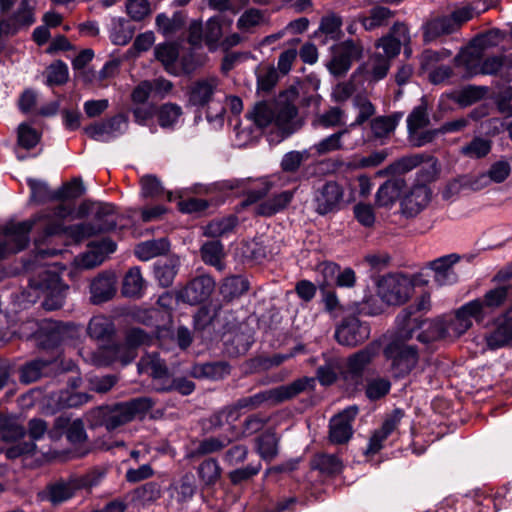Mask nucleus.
I'll return each instance as SVG.
<instances>
[{"mask_svg": "<svg viewBox=\"0 0 512 512\" xmlns=\"http://www.w3.org/2000/svg\"><path fill=\"white\" fill-rule=\"evenodd\" d=\"M332 57L327 63L329 72L335 77L344 76L354 61L361 59L363 46L360 41L348 39L331 48Z\"/></svg>", "mask_w": 512, "mask_h": 512, "instance_id": "10", "label": "nucleus"}, {"mask_svg": "<svg viewBox=\"0 0 512 512\" xmlns=\"http://www.w3.org/2000/svg\"><path fill=\"white\" fill-rule=\"evenodd\" d=\"M280 438L269 429L255 438V450L262 460L270 463L279 454Z\"/></svg>", "mask_w": 512, "mask_h": 512, "instance_id": "30", "label": "nucleus"}, {"mask_svg": "<svg viewBox=\"0 0 512 512\" xmlns=\"http://www.w3.org/2000/svg\"><path fill=\"white\" fill-rule=\"evenodd\" d=\"M408 39V29L403 23H395L391 33L378 40L377 47H382L387 59L400 53L402 43Z\"/></svg>", "mask_w": 512, "mask_h": 512, "instance_id": "23", "label": "nucleus"}, {"mask_svg": "<svg viewBox=\"0 0 512 512\" xmlns=\"http://www.w3.org/2000/svg\"><path fill=\"white\" fill-rule=\"evenodd\" d=\"M370 328L354 315L344 317L335 331L337 342L343 346L355 347L369 338Z\"/></svg>", "mask_w": 512, "mask_h": 512, "instance_id": "12", "label": "nucleus"}, {"mask_svg": "<svg viewBox=\"0 0 512 512\" xmlns=\"http://www.w3.org/2000/svg\"><path fill=\"white\" fill-rule=\"evenodd\" d=\"M430 202V190L425 185L415 186L401 201V211L407 217H414Z\"/></svg>", "mask_w": 512, "mask_h": 512, "instance_id": "22", "label": "nucleus"}, {"mask_svg": "<svg viewBox=\"0 0 512 512\" xmlns=\"http://www.w3.org/2000/svg\"><path fill=\"white\" fill-rule=\"evenodd\" d=\"M145 289V281L139 267L130 268L124 276L122 294L127 297L139 298Z\"/></svg>", "mask_w": 512, "mask_h": 512, "instance_id": "40", "label": "nucleus"}, {"mask_svg": "<svg viewBox=\"0 0 512 512\" xmlns=\"http://www.w3.org/2000/svg\"><path fill=\"white\" fill-rule=\"evenodd\" d=\"M156 115L162 128H171L182 115V108L175 103H165L156 110Z\"/></svg>", "mask_w": 512, "mask_h": 512, "instance_id": "60", "label": "nucleus"}, {"mask_svg": "<svg viewBox=\"0 0 512 512\" xmlns=\"http://www.w3.org/2000/svg\"><path fill=\"white\" fill-rule=\"evenodd\" d=\"M237 225L238 218L235 215L213 219L204 227L203 234L210 238H220L233 232Z\"/></svg>", "mask_w": 512, "mask_h": 512, "instance_id": "42", "label": "nucleus"}, {"mask_svg": "<svg viewBox=\"0 0 512 512\" xmlns=\"http://www.w3.org/2000/svg\"><path fill=\"white\" fill-rule=\"evenodd\" d=\"M416 339L425 344L446 339L444 332V320H442V318L433 320L424 319L423 328L419 333H417Z\"/></svg>", "mask_w": 512, "mask_h": 512, "instance_id": "44", "label": "nucleus"}, {"mask_svg": "<svg viewBox=\"0 0 512 512\" xmlns=\"http://www.w3.org/2000/svg\"><path fill=\"white\" fill-rule=\"evenodd\" d=\"M261 469V461L252 462L228 472L227 477L233 486H240L251 481L260 473Z\"/></svg>", "mask_w": 512, "mask_h": 512, "instance_id": "51", "label": "nucleus"}, {"mask_svg": "<svg viewBox=\"0 0 512 512\" xmlns=\"http://www.w3.org/2000/svg\"><path fill=\"white\" fill-rule=\"evenodd\" d=\"M231 373V365L227 361L194 363L189 369V376L198 380H223Z\"/></svg>", "mask_w": 512, "mask_h": 512, "instance_id": "20", "label": "nucleus"}, {"mask_svg": "<svg viewBox=\"0 0 512 512\" xmlns=\"http://www.w3.org/2000/svg\"><path fill=\"white\" fill-rule=\"evenodd\" d=\"M358 414L357 406H350L330 420L329 439L334 444H344L353 434L352 421Z\"/></svg>", "mask_w": 512, "mask_h": 512, "instance_id": "16", "label": "nucleus"}, {"mask_svg": "<svg viewBox=\"0 0 512 512\" xmlns=\"http://www.w3.org/2000/svg\"><path fill=\"white\" fill-rule=\"evenodd\" d=\"M402 417V410H394L393 413L383 422L381 428L376 430L371 436L366 453L375 454L379 452L382 449V443L396 429Z\"/></svg>", "mask_w": 512, "mask_h": 512, "instance_id": "26", "label": "nucleus"}, {"mask_svg": "<svg viewBox=\"0 0 512 512\" xmlns=\"http://www.w3.org/2000/svg\"><path fill=\"white\" fill-rule=\"evenodd\" d=\"M117 214L115 206L108 203L98 202L95 206L93 219L91 222H84L70 225L68 228V237L75 242H81L100 233H106L116 229Z\"/></svg>", "mask_w": 512, "mask_h": 512, "instance_id": "5", "label": "nucleus"}, {"mask_svg": "<svg viewBox=\"0 0 512 512\" xmlns=\"http://www.w3.org/2000/svg\"><path fill=\"white\" fill-rule=\"evenodd\" d=\"M294 197L293 190L283 191L272 198L261 202L256 208V214L269 217L284 210Z\"/></svg>", "mask_w": 512, "mask_h": 512, "instance_id": "35", "label": "nucleus"}, {"mask_svg": "<svg viewBox=\"0 0 512 512\" xmlns=\"http://www.w3.org/2000/svg\"><path fill=\"white\" fill-rule=\"evenodd\" d=\"M488 87L468 85L461 89L455 96V101L462 107L470 106L485 97Z\"/></svg>", "mask_w": 512, "mask_h": 512, "instance_id": "59", "label": "nucleus"}, {"mask_svg": "<svg viewBox=\"0 0 512 512\" xmlns=\"http://www.w3.org/2000/svg\"><path fill=\"white\" fill-rule=\"evenodd\" d=\"M485 341L492 350L512 345V307L494 320Z\"/></svg>", "mask_w": 512, "mask_h": 512, "instance_id": "14", "label": "nucleus"}, {"mask_svg": "<svg viewBox=\"0 0 512 512\" xmlns=\"http://www.w3.org/2000/svg\"><path fill=\"white\" fill-rule=\"evenodd\" d=\"M414 305L403 309L396 318L397 339L402 342L412 339L416 331H421L423 321L421 317H414Z\"/></svg>", "mask_w": 512, "mask_h": 512, "instance_id": "21", "label": "nucleus"}, {"mask_svg": "<svg viewBox=\"0 0 512 512\" xmlns=\"http://www.w3.org/2000/svg\"><path fill=\"white\" fill-rule=\"evenodd\" d=\"M472 18L473 8L469 6L457 8L449 15L432 17L423 26V40L430 43L442 36L453 34Z\"/></svg>", "mask_w": 512, "mask_h": 512, "instance_id": "7", "label": "nucleus"}, {"mask_svg": "<svg viewBox=\"0 0 512 512\" xmlns=\"http://www.w3.org/2000/svg\"><path fill=\"white\" fill-rule=\"evenodd\" d=\"M33 228V222L23 221L11 223L3 228V233L7 237L0 242V260L5 259L9 254H14L24 250L29 243V233Z\"/></svg>", "mask_w": 512, "mask_h": 512, "instance_id": "11", "label": "nucleus"}, {"mask_svg": "<svg viewBox=\"0 0 512 512\" xmlns=\"http://www.w3.org/2000/svg\"><path fill=\"white\" fill-rule=\"evenodd\" d=\"M82 484L77 479L59 480L47 486L48 499L53 504L62 503L70 499Z\"/></svg>", "mask_w": 512, "mask_h": 512, "instance_id": "33", "label": "nucleus"}, {"mask_svg": "<svg viewBox=\"0 0 512 512\" xmlns=\"http://www.w3.org/2000/svg\"><path fill=\"white\" fill-rule=\"evenodd\" d=\"M315 389V378L301 377L289 384L277 386L268 390L260 391L254 395L242 397L237 400L238 407L245 411H252L262 407L264 404L271 406L289 401L299 394Z\"/></svg>", "mask_w": 512, "mask_h": 512, "instance_id": "4", "label": "nucleus"}, {"mask_svg": "<svg viewBox=\"0 0 512 512\" xmlns=\"http://www.w3.org/2000/svg\"><path fill=\"white\" fill-rule=\"evenodd\" d=\"M383 356L388 363V372L394 379L406 378L419 362L417 346L400 340L388 343L383 349Z\"/></svg>", "mask_w": 512, "mask_h": 512, "instance_id": "6", "label": "nucleus"}, {"mask_svg": "<svg viewBox=\"0 0 512 512\" xmlns=\"http://www.w3.org/2000/svg\"><path fill=\"white\" fill-rule=\"evenodd\" d=\"M460 260L458 254H449L435 259L429 263L434 271V279L439 285L451 284L456 281V274L452 267Z\"/></svg>", "mask_w": 512, "mask_h": 512, "instance_id": "25", "label": "nucleus"}, {"mask_svg": "<svg viewBox=\"0 0 512 512\" xmlns=\"http://www.w3.org/2000/svg\"><path fill=\"white\" fill-rule=\"evenodd\" d=\"M230 443L231 439L228 437H207L199 441L198 445L188 453L187 457L192 459L220 452Z\"/></svg>", "mask_w": 512, "mask_h": 512, "instance_id": "39", "label": "nucleus"}, {"mask_svg": "<svg viewBox=\"0 0 512 512\" xmlns=\"http://www.w3.org/2000/svg\"><path fill=\"white\" fill-rule=\"evenodd\" d=\"M465 65L469 76L481 74L504 77L502 54L486 57L478 63L466 61Z\"/></svg>", "mask_w": 512, "mask_h": 512, "instance_id": "32", "label": "nucleus"}, {"mask_svg": "<svg viewBox=\"0 0 512 512\" xmlns=\"http://www.w3.org/2000/svg\"><path fill=\"white\" fill-rule=\"evenodd\" d=\"M444 332L446 339L454 340L462 336L472 327V322L463 318L456 310L453 317H444Z\"/></svg>", "mask_w": 512, "mask_h": 512, "instance_id": "49", "label": "nucleus"}, {"mask_svg": "<svg viewBox=\"0 0 512 512\" xmlns=\"http://www.w3.org/2000/svg\"><path fill=\"white\" fill-rule=\"evenodd\" d=\"M415 290L412 280L403 274H389L378 281L377 294L388 305L405 304Z\"/></svg>", "mask_w": 512, "mask_h": 512, "instance_id": "9", "label": "nucleus"}, {"mask_svg": "<svg viewBox=\"0 0 512 512\" xmlns=\"http://www.w3.org/2000/svg\"><path fill=\"white\" fill-rule=\"evenodd\" d=\"M67 333V325L61 322L45 320L40 328L39 348L51 350L50 356H56L61 359L59 346Z\"/></svg>", "mask_w": 512, "mask_h": 512, "instance_id": "18", "label": "nucleus"}, {"mask_svg": "<svg viewBox=\"0 0 512 512\" xmlns=\"http://www.w3.org/2000/svg\"><path fill=\"white\" fill-rule=\"evenodd\" d=\"M71 369V362L66 366L62 359L56 356L37 357L22 364L19 369V381L21 384L29 385L42 378L54 377L62 372Z\"/></svg>", "mask_w": 512, "mask_h": 512, "instance_id": "8", "label": "nucleus"}, {"mask_svg": "<svg viewBox=\"0 0 512 512\" xmlns=\"http://www.w3.org/2000/svg\"><path fill=\"white\" fill-rule=\"evenodd\" d=\"M425 160V155L423 154H414L404 156L395 162L388 165L383 170L378 171L379 176L384 175H397L402 177L401 175L411 171L418 165H420Z\"/></svg>", "mask_w": 512, "mask_h": 512, "instance_id": "36", "label": "nucleus"}, {"mask_svg": "<svg viewBox=\"0 0 512 512\" xmlns=\"http://www.w3.org/2000/svg\"><path fill=\"white\" fill-rule=\"evenodd\" d=\"M344 190L336 181H327L316 190L314 196L315 211L319 215H327L340 209Z\"/></svg>", "mask_w": 512, "mask_h": 512, "instance_id": "13", "label": "nucleus"}, {"mask_svg": "<svg viewBox=\"0 0 512 512\" xmlns=\"http://www.w3.org/2000/svg\"><path fill=\"white\" fill-rule=\"evenodd\" d=\"M89 252L83 256L82 263L86 268H92L101 264L106 256L113 253L116 249V243L110 238L92 241L89 244Z\"/></svg>", "mask_w": 512, "mask_h": 512, "instance_id": "27", "label": "nucleus"}, {"mask_svg": "<svg viewBox=\"0 0 512 512\" xmlns=\"http://www.w3.org/2000/svg\"><path fill=\"white\" fill-rule=\"evenodd\" d=\"M179 259L169 258L164 261H158L154 266V274L159 285L163 288L170 287L173 284L178 272Z\"/></svg>", "mask_w": 512, "mask_h": 512, "instance_id": "41", "label": "nucleus"}, {"mask_svg": "<svg viewBox=\"0 0 512 512\" xmlns=\"http://www.w3.org/2000/svg\"><path fill=\"white\" fill-rule=\"evenodd\" d=\"M395 12L385 6H374L367 14H360L357 21L363 26L366 31H372L376 28L388 25Z\"/></svg>", "mask_w": 512, "mask_h": 512, "instance_id": "28", "label": "nucleus"}, {"mask_svg": "<svg viewBox=\"0 0 512 512\" xmlns=\"http://www.w3.org/2000/svg\"><path fill=\"white\" fill-rule=\"evenodd\" d=\"M403 117L402 112H396L388 116H379L374 118L371 123V131L376 138H384L393 132Z\"/></svg>", "mask_w": 512, "mask_h": 512, "instance_id": "47", "label": "nucleus"}, {"mask_svg": "<svg viewBox=\"0 0 512 512\" xmlns=\"http://www.w3.org/2000/svg\"><path fill=\"white\" fill-rule=\"evenodd\" d=\"M74 210V205L61 201L52 211H45L36 215L29 221L33 222V227H37L38 236L35 238V259L37 261L48 257H54L61 253V250L42 248L49 238L65 234L68 236V227H65L63 220Z\"/></svg>", "mask_w": 512, "mask_h": 512, "instance_id": "3", "label": "nucleus"}, {"mask_svg": "<svg viewBox=\"0 0 512 512\" xmlns=\"http://www.w3.org/2000/svg\"><path fill=\"white\" fill-rule=\"evenodd\" d=\"M64 431L68 441L72 444H80L87 438L84 423L80 418L71 421L69 417L59 416L48 433L51 438H58Z\"/></svg>", "mask_w": 512, "mask_h": 512, "instance_id": "19", "label": "nucleus"}, {"mask_svg": "<svg viewBox=\"0 0 512 512\" xmlns=\"http://www.w3.org/2000/svg\"><path fill=\"white\" fill-rule=\"evenodd\" d=\"M155 58L160 61L165 70L172 73V68L179 57V50L175 44L165 43L155 48Z\"/></svg>", "mask_w": 512, "mask_h": 512, "instance_id": "63", "label": "nucleus"}, {"mask_svg": "<svg viewBox=\"0 0 512 512\" xmlns=\"http://www.w3.org/2000/svg\"><path fill=\"white\" fill-rule=\"evenodd\" d=\"M90 292L93 304H101L110 300L116 293L114 278L108 275H99L92 281Z\"/></svg>", "mask_w": 512, "mask_h": 512, "instance_id": "34", "label": "nucleus"}, {"mask_svg": "<svg viewBox=\"0 0 512 512\" xmlns=\"http://www.w3.org/2000/svg\"><path fill=\"white\" fill-rule=\"evenodd\" d=\"M430 123L427 102L422 99L421 103L414 107L407 118L409 134H414L419 129L428 126Z\"/></svg>", "mask_w": 512, "mask_h": 512, "instance_id": "58", "label": "nucleus"}, {"mask_svg": "<svg viewBox=\"0 0 512 512\" xmlns=\"http://www.w3.org/2000/svg\"><path fill=\"white\" fill-rule=\"evenodd\" d=\"M186 16L182 12H175L171 18L165 14L156 17L158 30L164 35H172L184 27Z\"/></svg>", "mask_w": 512, "mask_h": 512, "instance_id": "57", "label": "nucleus"}, {"mask_svg": "<svg viewBox=\"0 0 512 512\" xmlns=\"http://www.w3.org/2000/svg\"><path fill=\"white\" fill-rule=\"evenodd\" d=\"M311 154L309 150L303 151H290L284 154L280 167L281 170L285 173L294 174L301 167L304 161H307L310 158Z\"/></svg>", "mask_w": 512, "mask_h": 512, "instance_id": "62", "label": "nucleus"}, {"mask_svg": "<svg viewBox=\"0 0 512 512\" xmlns=\"http://www.w3.org/2000/svg\"><path fill=\"white\" fill-rule=\"evenodd\" d=\"M197 474L204 486L211 487L221 478L222 468L215 458H207L199 464Z\"/></svg>", "mask_w": 512, "mask_h": 512, "instance_id": "46", "label": "nucleus"}, {"mask_svg": "<svg viewBox=\"0 0 512 512\" xmlns=\"http://www.w3.org/2000/svg\"><path fill=\"white\" fill-rule=\"evenodd\" d=\"M215 288V282L208 275L193 278L179 292V298L190 305L200 304L211 296Z\"/></svg>", "mask_w": 512, "mask_h": 512, "instance_id": "15", "label": "nucleus"}, {"mask_svg": "<svg viewBox=\"0 0 512 512\" xmlns=\"http://www.w3.org/2000/svg\"><path fill=\"white\" fill-rule=\"evenodd\" d=\"M218 85L219 79L216 76L192 82L187 89L189 105L201 108L207 106L213 100Z\"/></svg>", "mask_w": 512, "mask_h": 512, "instance_id": "17", "label": "nucleus"}, {"mask_svg": "<svg viewBox=\"0 0 512 512\" xmlns=\"http://www.w3.org/2000/svg\"><path fill=\"white\" fill-rule=\"evenodd\" d=\"M162 495L161 485L158 482H147L133 491V498L142 504L153 503Z\"/></svg>", "mask_w": 512, "mask_h": 512, "instance_id": "61", "label": "nucleus"}, {"mask_svg": "<svg viewBox=\"0 0 512 512\" xmlns=\"http://www.w3.org/2000/svg\"><path fill=\"white\" fill-rule=\"evenodd\" d=\"M310 467L319 471L322 475L333 477L342 472L344 465L337 455L322 452L311 458Z\"/></svg>", "mask_w": 512, "mask_h": 512, "instance_id": "31", "label": "nucleus"}, {"mask_svg": "<svg viewBox=\"0 0 512 512\" xmlns=\"http://www.w3.org/2000/svg\"><path fill=\"white\" fill-rule=\"evenodd\" d=\"M35 7L33 0H22L13 15L5 19L9 23V29L13 35L23 28L30 27L35 22Z\"/></svg>", "mask_w": 512, "mask_h": 512, "instance_id": "29", "label": "nucleus"}, {"mask_svg": "<svg viewBox=\"0 0 512 512\" xmlns=\"http://www.w3.org/2000/svg\"><path fill=\"white\" fill-rule=\"evenodd\" d=\"M509 290L510 289L508 286H498L496 288L488 290L484 294L483 298H480V302L487 311V313H490L504 305L508 298Z\"/></svg>", "mask_w": 512, "mask_h": 512, "instance_id": "56", "label": "nucleus"}, {"mask_svg": "<svg viewBox=\"0 0 512 512\" xmlns=\"http://www.w3.org/2000/svg\"><path fill=\"white\" fill-rule=\"evenodd\" d=\"M170 249V243L166 238L141 242L135 247V255L143 261L163 255Z\"/></svg>", "mask_w": 512, "mask_h": 512, "instance_id": "38", "label": "nucleus"}, {"mask_svg": "<svg viewBox=\"0 0 512 512\" xmlns=\"http://www.w3.org/2000/svg\"><path fill=\"white\" fill-rule=\"evenodd\" d=\"M107 352L111 355L114 361H119L123 365H127L137 357L132 347L128 345V342L124 339V342L112 343L107 347Z\"/></svg>", "mask_w": 512, "mask_h": 512, "instance_id": "64", "label": "nucleus"}, {"mask_svg": "<svg viewBox=\"0 0 512 512\" xmlns=\"http://www.w3.org/2000/svg\"><path fill=\"white\" fill-rule=\"evenodd\" d=\"M249 290V281L241 275L226 277L221 285L222 296L231 301L239 298Z\"/></svg>", "mask_w": 512, "mask_h": 512, "instance_id": "43", "label": "nucleus"}, {"mask_svg": "<svg viewBox=\"0 0 512 512\" xmlns=\"http://www.w3.org/2000/svg\"><path fill=\"white\" fill-rule=\"evenodd\" d=\"M444 332L446 339L454 340L462 336L472 327V322L463 318L456 310L453 317H444Z\"/></svg>", "mask_w": 512, "mask_h": 512, "instance_id": "48", "label": "nucleus"}, {"mask_svg": "<svg viewBox=\"0 0 512 512\" xmlns=\"http://www.w3.org/2000/svg\"><path fill=\"white\" fill-rule=\"evenodd\" d=\"M25 433V428L15 418L0 415V439L2 441H16L22 438Z\"/></svg>", "mask_w": 512, "mask_h": 512, "instance_id": "54", "label": "nucleus"}, {"mask_svg": "<svg viewBox=\"0 0 512 512\" xmlns=\"http://www.w3.org/2000/svg\"><path fill=\"white\" fill-rule=\"evenodd\" d=\"M373 357L374 351L369 347L354 353L347 360V372L352 376L360 377Z\"/></svg>", "mask_w": 512, "mask_h": 512, "instance_id": "53", "label": "nucleus"}, {"mask_svg": "<svg viewBox=\"0 0 512 512\" xmlns=\"http://www.w3.org/2000/svg\"><path fill=\"white\" fill-rule=\"evenodd\" d=\"M140 372L148 373L153 379H163L168 376L169 369L158 353L144 355L139 363Z\"/></svg>", "mask_w": 512, "mask_h": 512, "instance_id": "37", "label": "nucleus"}, {"mask_svg": "<svg viewBox=\"0 0 512 512\" xmlns=\"http://www.w3.org/2000/svg\"><path fill=\"white\" fill-rule=\"evenodd\" d=\"M481 179H485L484 175L478 177L460 176L451 182H449L443 191V197L445 199L451 198L453 195L458 194L462 188H470L472 190H479L482 188L480 183Z\"/></svg>", "mask_w": 512, "mask_h": 512, "instance_id": "50", "label": "nucleus"}, {"mask_svg": "<svg viewBox=\"0 0 512 512\" xmlns=\"http://www.w3.org/2000/svg\"><path fill=\"white\" fill-rule=\"evenodd\" d=\"M202 260L211 266L222 269V259L225 256L223 244L219 240L204 243L200 249Z\"/></svg>", "mask_w": 512, "mask_h": 512, "instance_id": "52", "label": "nucleus"}, {"mask_svg": "<svg viewBox=\"0 0 512 512\" xmlns=\"http://www.w3.org/2000/svg\"><path fill=\"white\" fill-rule=\"evenodd\" d=\"M492 148V141L482 137H474L460 148V153L468 158L481 159L486 157Z\"/></svg>", "mask_w": 512, "mask_h": 512, "instance_id": "55", "label": "nucleus"}, {"mask_svg": "<svg viewBox=\"0 0 512 512\" xmlns=\"http://www.w3.org/2000/svg\"><path fill=\"white\" fill-rule=\"evenodd\" d=\"M406 187L403 177L395 176L384 182L378 189L375 196V203L379 207H388L395 203Z\"/></svg>", "mask_w": 512, "mask_h": 512, "instance_id": "24", "label": "nucleus"}, {"mask_svg": "<svg viewBox=\"0 0 512 512\" xmlns=\"http://www.w3.org/2000/svg\"><path fill=\"white\" fill-rule=\"evenodd\" d=\"M343 372L342 362L338 358H329L316 370V378L323 386L336 382L339 374Z\"/></svg>", "mask_w": 512, "mask_h": 512, "instance_id": "45", "label": "nucleus"}, {"mask_svg": "<svg viewBox=\"0 0 512 512\" xmlns=\"http://www.w3.org/2000/svg\"><path fill=\"white\" fill-rule=\"evenodd\" d=\"M155 404V400L150 397H136L129 401L97 407L91 411L89 420L93 427H105L107 431H114L135 418L143 419Z\"/></svg>", "mask_w": 512, "mask_h": 512, "instance_id": "1", "label": "nucleus"}, {"mask_svg": "<svg viewBox=\"0 0 512 512\" xmlns=\"http://www.w3.org/2000/svg\"><path fill=\"white\" fill-rule=\"evenodd\" d=\"M297 114V107L280 96L278 99L262 100L255 103L247 112L246 117L259 129H264L274 123L284 136H289L301 126L296 121Z\"/></svg>", "mask_w": 512, "mask_h": 512, "instance_id": "2", "label": "nucleus"}]
</instances>
